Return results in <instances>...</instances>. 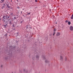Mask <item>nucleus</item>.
<instances>
[{"mask_svg":"<svg viewBox=\"0 0 73 73\" xmlns=\"http://www.w3.org/2000/svg\"><path fill=\"white\" fill-rule=\"evenodd\" d=\"M15 48L16 47L13 46H10L9 47V49L10 50L9 51V52L8 50H7V53L8 55L7 57L5 56V60H8V58H11V57L12 56V49H15Z\"/></svg>","mask_w":73,"mask_h":73,"instance_id":"f257e3e1","label":"nucleus"},{"mask_svg":"<svg viewBox=\"0 0 73 73\" xmlns=\"http://www.w3.org/2000/svg\"><path fill=\"white\" fill-rule=\"evenodd\" d=\"M10 17H9V16L6 15H3V17H2V19H3V21H5V20H9L10 19Z\"/></svg>","mask_w":73,"mask_h":73,"instance_id":"f03ea898","label":"nucleus"},{"mask_svg":"<svg viewBox=\"0 0 73 73\" xmlns=\"http://www.w3.org/2000/svg\"><path fill=\"white\" fill-rule=\"evenodd\" d=\"M2 20L4 23V25H8V22L7 21H5H5H3V19Z\"/></svg>","mask_w":73,"mask_h":73,"instance_id":"7ed1b4c3","label":"nucleus"},{"mask_svg":"<svg viewBox=\"0 0 73 73\" xmlns=\"http://www.w3.org/2000/svg\"><path fill=\"white\" fill-rule=\"evenodd\" d=\"M27 30H28V29L29 30H30V28H32V27H30L29 25L27 26Z\"/></svg>","mask_w":73,"mask_h":73,"instance_id":"20e7f679","label":"nucleus"},{"mask_svg":"<svg viewBox=\"0 0 73 73\" xmlns=\"http://www.w3.org/2000/svg\"><path fill=\"white\" fill-rule=\"evenodd\" d=\"M35 57L37 60H39V56H38V55H36L35 56Z\"/></svg>","mask_w":73,"mask_h":73,"instance_id":"39448f33","label":"nucleus"},{"mask_svg":"<svg viewBox=\"0 0 73 73\" xmlns=\"http://www.w3.org/2000/svg\"><path fill=\"white\" fill-rule=\"evenodd\" d=\"M70 29L71 31H73V27L72 26H71L70 27Z\"/></svg>","mask_w":73,"mask_h":73,"instance_id":"423d86ee","label":"nucleus"},{"mask_svg":"<svg viewBox=\"0 0 73 73\" xmlns=\"http://www.w3.org/2000/svg\"><path fill=\"white\" fill-rule=\"evenodd\" d=\"M8 21H9V23H10V22H13V20L12 19L10 18V19L8 20Z\"/></svg>","mask_w":73,"mask_h":73,"instance_id":"0eeeda50","label":"nucleus"},{"mask_svg":"<svg viewBox=\"0 0 73 73\" xmlns=\"http://www.w3.org/2000/svg\"><path fill=\"white\" fill-rule=\"evenodd\" d=\"M60 33H57L56 34V36H59L60 35Z\"/></svg>","mask_w":73,"mask_h":73,"instance_id":"6e6552de","label":"nucleus"},{"mask_svg":"<svg viewBox=\"0 0 73 73\" xmlns=\"http://www.w3.org/2000/svg\"><path fill=\"white\" fill-rule=\"evenodd\" d=\"M60 60L61 61H62L63 60V58L62 57V56H60Z\"/></svg>","mask_w":73,"mask_h":73,"instance_id":"1a4fd4ad","label":"nucleus"},{"mask_svg":"<svg viewBox=\"0 0 73 73\" xmlns=\"http://www.w3.org/2000/svg\"><path fill=\"white\" fill-rule=\"evenodd\" d=\"M42 57L44 59V60H46V58H45V56H44L42 55Z\"/></svg>","mask_w":73,"mask_h":73,"instance_id":"9d476101","label":"nucleus"},{"mask_svg":"<svg viewBox=\"0 0 73 73\" xmlns=\"http://www.w3.org/2000/svg\"><path fill=\"white\" fill-rule=\"evenodd\" d=\"M5 4L7 5V7L8 8H10V7L9 5H8V4L7 3H5Z\"/></svg>","mask_w":73,"mask_h":73,"instance_id":"9b49d317","label":"nucleus"},{"mask_svg":"<svg viewBox=\"0 0 73 73\" xmlns=\"http://www.w3.org/2000/svg\"><path fill=\"white\" fill-rule=\"evenodd\" d=\"M4 1H5L4 0H1L0 2L1 3H4Z\"/></svg>","mask_w":73,"mask_h":73,"instance_id":"f8f14e48","label":"nucleus"},{"mask_svg":"<svg viewBox=\"0 0 73 73\" xmlns=\"http://www.w3.org/2000/svg\"><path fill=\"white\" fill-rule=\"evenodd\" d=\"M71 24V23H70V21L68 22V25H70Z\"/></svg>","mask_w":73,"mask_h":73,"instance_id":"ddd939ff","label":"nucleus"},{"mask_svg":"<svg viewBox=\"0 0 73 73\" xmlns=\"http://www.w3.org/2000/svg\"><path fill=\"white\" fill-rule=\"evenodd\" d=\"M4 26L5 27V28H6V27H7L8 25H4Z\"/></svg>","mask_w":73,"mask_h":73,"instance_id":"4468645a","label":"nucleus"},{"mask_svg":"<svg viewBox=\"0 0 73 73\" xmlns=\"http://www.w3.org/2000/svg\"><path fill=\"white\" fill-rule=\"evenodd\" d=\"M4 8H5V6H3L1 8L2 9H4Z\"/></svg>","mask_w":73,"mask_h":73,"instance_id":"2eb2a0df","label":"nucleus"},{"mask_svg":"<svg viewBox=\"0 0 73 73\" xmlns=\"http://www.w3.org/2000/svg\"><path fill=\"white\" fill-rule=\"evenodd\" d=\"M45 62L46 63H47V62H49V61L47 60H46L45 61Z\"/></svg>","mask_w":73,"mask_h":73,"instance_id":"dca6fc26","label":"nucleus"},{"mask_svg":"<svg viewBox=\"0 0 73 73\" xmlns=\"http://www.w3.org/2000/svg\"><path fill=\"white\" fill-rule=\"evenodd\" d=\"M12 22H9V24H10V25H12Z\"/></svg>","mask_w":73,"mask_h":73,"instance_id":"f3484780","label":"nucleus"},{"mask_svg":"<svg viewBox=\"0 0 73 73\" xmlns=\"http://www.w3.org/2000/svg\"><path fill=\"white\" fill-rule=\"evenodd\" d=\"M71 19H73V14L72 15V16L71 17Z\"/></svg>","mask_w":73,"mask_h":73,"instance_id":"a211bd4d","label":"nucleus"},{"mask_svg":"<svg viewBox=\"0 0 73 73\" xmlns=\"http://www.w3.org/2000/svg\"><path fill=\"white\" fill-rule=\"evenodd\" d=\"M10 15L11 16H13V13H12V12L10 14Z\"/></svg>","mask_w":73,"mask_h":73,"instance_id":"6ab92c4d","label":"nucleus"},{"mask_svg":"<svg viewBox=\"0 0 73 73\" xmlns=\"http://www.w3.org/2000/svg\"><path fill=\"white\" fill-rule=\"evenodd\" d=\"M19 36V33H17V35L16 36V37H17Z\"/></svg>","mask_w":73,"mask_h":73,"instance_id":"aec40b11","label":"nucleus"},{"mask_svg":"<svg viewBox=\"0 0 73 73\" xmlns=\"http://www.w3.org/2000/svg\"><path fill=\"white\" fill-rule=\"evenodd\" d=\"M32 59L33 60H35V56H34L32 57Z\"/></svg>","mask_w":73,"mask_h":73,"instance_id":"412c9836","label":"nucleus"},{"mask_svg":"<svg viewBox=\"0 0 73 73\" xmlns=\"http://www.w3.org/2000/svg\"><path fill=\"white\" fill-rule=\"evenodd\" d=\"M55 34H56V32H54L53 34V36H54V35H55Z\"/></svg>","mask_w":73,"mask_h":73,"instance_id":"4be33fe9","label":"nucleus"},{"mask_svg":"<svg viewBox=\"0 0 73 73\" xmlns=\"http://www.w3.org/2000/svg\"><path fill=\"white\" fill-rule=\"evenodd\" d=\"M14 20H15H15H17V18H16V17H14Z\"/></svg>","mask_w":73,"mask_h":73,"instance_id":"5701e85b","label":"nucleus"},{"mask_svg":"<svg viewBox=\"0 0 73 73\" xmlns=\"http://www.w3.org/2000/svg\"><path fill=\"white\" fill-rule=\"evenodd\" d=\"M56 29H54V32H56Z\"/></svg>","mask_w":73,"mask_h":73,"instance_id":"b1692460","label":"nucleus"},{"mask_svg":"<svg viewBox=\"0 0 73 73\" xmlns=\"http://www.w3.org/2000/svg\"><path fill=\"white\" fill-rule=\"evenodd\" d=\"M23 22H24V20H23L21 22V24Z\"/></svg>","mask_w":73,"mask_h":73,"instance_id":"393cba45","label":"nucleus"},{"mask_svg":"<svg viewBox=\"0 0 73 73\" xmlns=\"http://www.w3.org/2000/svg\"><path fill=\"white\" fill-rule=\"evenodd\" d=\"M52 17L54 19V17H55L54 15H52Z\"/></svg>","mask_w":73,"mask_h":73,"instance_id":"a878e982","label":"nucleus"},{"mask_svg":"<svg viewBox=\"0 0 73 73\" xmlns=\"http://www.w3.org/2000/svg\"><path fill=\"white\" fill-rule=\"evenodd\" d=\"M65 61H66L67 60V58L66 57L65 58Z\"/></svg>","mask_w":73,"mask_h":73,"instance_id":"bb28decb","label":"nucleus"},{"mask_svg":"<svg viewBox=\"0 0 73 73\" xmlns=\"http://www.w3.org/2000/svg\"><path fill=\"white\" fill-rule=\"evenodd\" d=\"M5 37H7V34H5Z\"/></svg>","mask_w":73,"mask_h":73,"instance_id":"cd10ccee","label":"nucleus"},{"mask_svg":"<svg viewBox=\"0 0 73 73\" xmlns=\"http://www.w3.org/2000/svg\"><path fill=\"white\" fill-rule=\"evenodd\" d=\"M68 20H66V21H65L66 23H68Z\"/></svg>","mask_w":73,"mask_h":73,"instance_id":"c85d7f7f","label":"nucleus"},{"mask_svg":"<svg viewBox=\"0 0 73 73\" xmlns=\"http://www.w3.org/2000/svg\"><path fill=\"white\" fill-rule=\"evenodd\" d=\"M30 13H31V12L29 13H27V15H30Z\"/></svg>","mask_w":73,"mask_h":73,"instance_id":"c756f323","label":"nucleus"},{"mask_svg":"<svg viewBox=\"0 0 73 73\" xmlns=\"http://www.w3.org/2000/svg\"><path fill=\"white\" fill-rule=\"evenodd\" d=\"M27 18L28 19H29V20H30V17H27Z\"/></svg>","mask_w":73,"mask_h":73,"instance_id":"7c9ffc66","label":"nucleus"},{"mask_svg":"<svg viewBox=\"0 0 73 73\" xmlns=\"http://www.w3.org/2000/svg\"><path fill=\"white\" fill-rule=\"evenodd\" d=\"M13 27H15V26L14 25V24H13Z\"/></svg>","mask_w":73,"mask_h":73,"instance_id":"2f4dec72","label":"nucleus"},{"mask_svg":"<svg viewBox=\"0 0 73 73\" xmlns=\"http://www.w3.org/2000/svg\"><path fill=\"white\" fill-rule=\"evenodd\" d=\"M46 6L45 5H43V7H45Z\"/></svg>","mask_w":73,"mask_h":73,"instance_id":"473e14b6","label":"nucleus"},{"mask_svg":"<svg viewBox=\"0 0 73 73\" xmlns=\"http://www.w3.org/2000/svg\"><path fill=\"white\" fill-rule=\"evenodd\" d=\"M35 1L37 3V0H35Z\"/></svg>","mask_w":73,"mask_h":73,"instance_id":"72a5a7b5","label":"nucleus"},{"mask_svg":"<svg viewBox=\"0 0 73 73\" xmlns=\"http://www.w3.org/2000/svg\"><path fill=\"white\" fill-rule=\"evenodd\" d=\"M1 68H2L3 67V65H1Z\"/></svg>","mask_w":73,"mask_h":73,"instance_id":"f704fd0d","label":"nucleus"},{"mask_svg":"<svg viewBox=\"0 0 73 73\" xmlns=\"http://www.w3.org/2000/svg\"><path fill=\"white\" fill-rule=\"evenodd\" d=\"M3 6H5V4H3Z\"/></svg>","mask_w":73,"mask_h":73,"instance_id":"c9c22d12","label":"nucleus"},{"mask_svg":"<svg viewBox=\"0 0 73 73\" xmlns=\"http://www.w3.org/2000/svg\"><path fill=\"white\" fill-rule=\"evenodd\" d=\"M17 8H18V9H19L20 8V7H17Z\"/></svg>","mask_w":73,"mask_h":73,"instance_id":"e433bc0d","label":"nucleus"},{"mask_svg":"<svg viewBox=\"0 0 73 73\" xmlns=\"http://www.w3.org/2000/svg\"><path fill=\"white\" fill-rule=\"evenodd\" d=\"M24 72H25V70L24 69L23 70Z\"/></svg>","mask_w":73,"mask_h":73,"instance_id":"4c0bfd02","label":"nucleus"},{"mask_svg":"<svg viewBox=\"0 0 73 73\" xmlns=\"http://www.w3.org/2000/svg\"><path fill=\"white\" fill-rule=\"evenodd\" d=\"M49 11H51V9H50Z\"/></svg>","mask_w":73,"mask_h":73,"instance_id":"58836bf2","label":"nucleus"},{"mask_svg":"<svg viewBox=\"0 0 73 73\" xmlns=\"http://www.w3.org/2000/svg\"><path fill=\"white\" fill-rule=\"evenodd\" d=\"M21 13H22V11L21 12Z\"/></svg>","mask_w":73,"mask_h":73,"instance_id":"ea45409f","label":"nucleus"},{"mask_svg":"<svg viewBox=\"0 0 73 73\" xmlns=\"http://www.w3.org/2000/svg\"><path fill=\"white\" fill-rule=\"evenodd\" d=\"M1 20V18L0 19V20Z\"/></svg>","mask_w":73,"mask_h":73,"instance_id":"a19ab883","label":"nucleus"},{"mask_svg":"<svg viewBox=\"0 0 73 73\" xmlns=\"http://www.w3.org/2000/svg\"><path fill=\"white\" fill-rule=\"evenodd\" d=\"M26 73H27V72H28V71H26Z\"/></svg>","mask_w":73,"mask_h":73,"instance_id":"79ce46f5","label":"nucleus"},{"mask_svg":"<svg viewBox=\"0 0 73 73\" xmlns=\"http://www.w3.org/2000/svg\"><path fill=\"white\" fill-rule=\"evenodd\" d=\"M29 57H30V55H29Z\"/></svg>","mask_w":73,"mask_h":73,"instance_id":"37998d69","label":"nucleus"},{"mask_svg":"<svg viewBox=\"0 0 73 73\" xmlns=\"http://www.w3.org/2000/svg\"><path fill=\"white\" fill-rule=\"evenodd\" d=\"M17 1H18V0H17Z\"/></svg>","mask_w":73,"mask_h":73,"instance_id":"c03bdc74","label":"nucleus"},{"mask_svg":"<svg viewBox=\"0 0 73 73\" xmlns=\"http://www.w3.org/2000/svg\"><path fill=\"white\" fill-rule=\"evenodd\" d=\"M11 1L12 2V0Z\"/></svg>","mask_w":73,"mask_h":73,"instance_id":"a18cd8bd","label":"nucleus"},{"mask_svg":"<svg viewBox=\"0 0 73 73\" xmlns=\"http://www.w3.org/2000/svg\"><path fill=\"white\" fill-rule=\"evenodd\" d=\"M56 24H57V23H56Z\"/></svg>","mask_w":73,"mask_h":73,"instance_id":"49530a36","label":"nucleus"},{"mask_svg":"<svg viewBox=\"0 0 73 73\" xmlns=\"http://www.w3.org/2000/svg\"><path fill=\"white\" fill-rule=\"evenodd\" d=\"M50 35H51V36H52V34H50Z\"/></svg>","mask_w":73,"mask_h":73,"instance_id":"de8ad7c7","label":"nucleus"},{"mask_svg":"<svg viewBox=\"0 0 73 73\" xmlns=\"http://www.w3.org/2000/svg\"><path fill=\"white\" fill-rule=\"evenodd\" d=\"M63 0V1H64V0Z\"/></svg>","mask_w":73,"mask_h":73,"instance_id":"09e8293b","label":"nucleus"},{"mask_svg":"<svg viewBox=\"0 0 73 73\" xmlns=\"http://www.w3.org/2000/svg\"><path fill=\"white\" fill-rule=\"evenodd\" d=\"M18 13H19V12L18 11Z\"/></svg>","mask_w":73,"mask_h":73,"instance_id":"8fccbe9b","label":"nucleus"},{"mask_svg":"<svg viewBox=\"0 0 73 73\" xmlns=\"http://www.w3.org/2000/svg\"><path fill=\"white\" fill-rule=\"evenodd\" d=\"M23 16H24V15H23Z\"/></svg>","mask_w":73,"mask_h":73,"instance_id":"3c124183","label":"nucleus"},{"mask_svg":"<svg viewBox=\"0 0 73 73\" xmlns=\"http://www.w3.org/2000/svg\"><path fill=\"white\" fill-rule=\"evenodd\" d=\"M12 73H13V72H12Z\"/></svg>","mask_w":73,"mask_h":73,"instance_id":"603ef678","label":"nucleus"}]
</instances>
